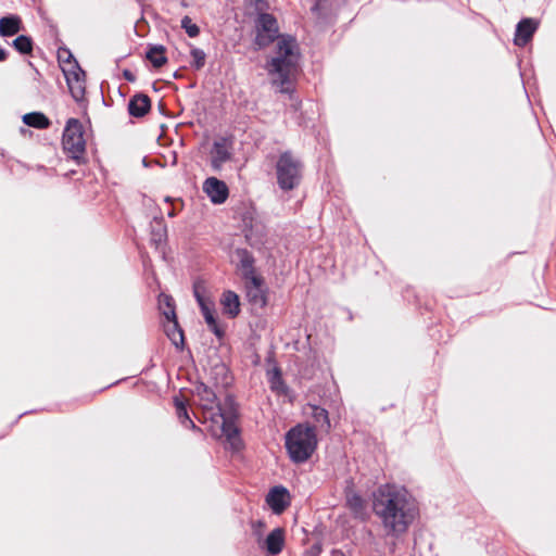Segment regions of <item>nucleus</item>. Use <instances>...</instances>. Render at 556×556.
<instances>
[{"mask_svg":"<svg viewBox=\"0 0 556 556\" xmlns=\"http://www.w3.org/2000/svg\"><path fill=\"white\" fill-rule=\"evenodd\" d=\"M64 50L59 51V61L64 63L63 66L66 65L67 54L63 52Z\"/></svg>","mask_w":556,"mask_h":556,"instance_id":"nucleus-34","label":"nucleus"},{"mask_svg":"<svg viewBox=\"0 0 556 556\" xmlns=\"http://www.w3.org/2000/svg\"><path fill=\"white\" fill-rule=\"evenodd\" d=\"M211 421L215 424L220 422L222 433L227 438L229 442H231L232 445L236 444V441H238L239 430L235 425V421L232 420L231 416L226 414V412L223 409L222 416H216L215 420Z\"/></svg>","mask_w":556,"mask_h":556,"instance_id":"nucleus-16","label":"nucleus"},{"mask_svg":"<svg viewBox=\"0 0 556 556\" xmlns=\"http://www.w3.org/2000/svg\"><path fill=\"white\" fill-rule=\"evenodd\" d=\"M256 12L253 27L255 34L253 43L256 49H264L276 40L278 41L283 35H280L278 21L273 14L266 11Z\"/></svg>","mask_w":556,"mask_h":556,"instance_id":"nucleus-5","label":"nucleus"},{"mask_svg":"<svg viewBox=\"0 0 556 556\" xmlns=\"http://www.w3.org/2000/svg\"><path fill=\"white\" fill-rule=\"evenodd\" d=\"M539 23L533 18H522L516 27L514 42L516 46L525 47L533 37Z\"/></svg>","mask_w":556,"mask_h":556,"instance_id":"nucleus-13","label":"nucleus"},{"mask_svg":"<svg viewBox=\"0 0 556 556\" xmlns=\"http://www.w3.org/2000/svg\"><path fill=\"white\" fill-rule=\"evenodd\" d=\"M300 50L292 36H282L276 43L274 55L266 64L271 84L281 93L292 91V81L299 72Z\"/></svg>","mask_w":556,"mask_h":556,"instance_id":"nucleus-2","label":"nucleus"},{"mask_svg":"<svg viewBox=\"0 0 556 556\" xmlns=\"http://www.w3.org/2000/svg\"><path fill=\"white\" fill-rule=\"evenodd\" d=\"M268 380H269L271 390L277 391V392L285 391L286 386L283 383L281 372L278 368H275L271 372H269Z\"/></svg>","mask_w":556,"mask_h":556,"instance_id":"nucleus-27","label":"nucleus"},{"mask_svg":"<svg viewBox=\"0 0 556 556\" xmlns=\"http://www.w3.org/2000/svg\"><path fill=\"white\" fill-rule=\"evenodd\" d=\"M153 241H154V242L162 241V235H160V236H159V239H156L155 237H153Z\"/></svg>","mask_w":556,"mask_h":556,"instance_id":"nucleus-36","label":"nucleus"},{"mask_svg":"<svg viewBox=\"0 0 556 556\" xmlns=\"http://www.w3.org/2000/svg\"><path fill=\"white\" fill-rule=\"evenodd\" d=\"M7 58H8V52L3 48L0 47V62L5 61Z\"/></svg>","mask_w":556,"mask_h":556,"instance_id":"nucleus-35","label":"nucleus"},{"mask_svg":"<svg viewBox=\"0 0 556 556\" xmlns=\"http://www.w3.org/2000/svg\"><path fill=\"white\" fill-rule=\"evenodd\" d=\"M174 402H175V407H176V414H177L179 421L186 428H189L192 430L198 429L195 424L192 421V419L190 418V416L188 414L186 404L182 401H180L178 397H175Z\"/></svg>","mask_w":556,"mask_h":556,"instance_id":"nucleus-24","label":"nucleus"},{"mask_svg":"<svg viewBox=\"0 0 556 556\" xmlns=\"http://www.w3.org/2000/svg\"><path fill=\"white\" fill-rule=\"evenodd\" d=\"M224 311L230 317H236L240 312L239 296L233 291H226L222 298Z\"/></svg>","mask_w":556,"mask_h":556,"instance_id":"nucleus-21","label":"nucleus"},{"mask_svg":"<svg viewBox=\"0 0 556 556\" xmlns=\"http://www.w3.org/2000/svg\"><path fill=\"white\" fill-rule=\"evenodd\" d=\"M250 4L254 7L255 11H266L268 9L267 0H250Z\"/></svg>","mask_w":556,"mask_h":556,"instance_id":"nucleus-32","label":"nucleus"},{"mask_svg":"<svg viewBox=\"0 0 556 556\" xmlns=\"http://www.w3.org/2000/svg\"><path fill=\"white\" fill-rule=\"evenodd\" d=\"M285 545V531L282 528L274 529L265 539L262 547L270 556L278 555Z\"/></svg>","mask_w":556,"mask_h":556,"instance_id":"nucleus-15","label":"nucleus"},{"mask_svg":"<svg viewBox=\"0 0 556 556\" xmlns=\"http://www.w3.org/2000/svg\"><path fill=\"white\" fill-rule=\"evenodd\" d=\"M12 45L22 54H28L33 50V40L26 35L17 36Z\"/></svg>","mask_w":556,"mask_h":556,"instance_id":"nucleus-26","label":"nucleus"},{"mask_svg":"<svg viewBox=\"0 0 556 556\" xmlns=\"http://www.w3.org/2000/svg\"><path fill=\"white\" fill-rule=\"evenodd\" d=\"M266 502L276 514H281L290 504L289 492L283 486H274L266 496Z\"/></svg>","mask_w":556,"mask_h":556,"instance_id":"nucleus-14","label":"nucleus"},{"mask_svg":"<svg viewBox=\"0 0 556 556\" xmlns=\"http://www.w3.org/2000/svg\"><path fill=\"white\" fill-rule=\"evenodd\" d=\"M203 191L214 204L224 203L229 195L227 185L216 177H208L204 180Z\"/></svg>","mask_w":556,"mask_h":556,"instance_id":"nucleus-12","label":"nucleus"},{"mask_svg":"<svg viewBox=\"0 0 556 556\" xmlns=\"http://www.w3.org/2000/svg\"><path fill=\"white\" fill-rule=\"evenodd\" d=\"M194 298L201 308L202 315L205 319V323L207 324L208 328L218 338L222 339L224 337V330L218 326L216 318L214 316V311L212 308L211 303H208L202 293L200 292V289L198 286H194Z\"/></svg>","mask_w":556,"mask_h":556,"instance_id":"nucleus-11","label":"nucleus"},{"mask_svg":"<svg viewBox=\"0 0 556 556\" xmlns=\"http://www.w3.org/2000/svg\"><path fill=\"white\" fill-rule=\"evenodd\" d=\"M63 52L67 54V60L66 65L62 67V71L73 99L76 102H79L85 97L86 75L77 61L73 58L72 53L66 49H64Z\"/></svg>","mask_w":556,"mask_h":556,"instance_id":"nucleus-6","label":"nucleus"},{"mask_svg":"<svg viewBox=\"0 0 556 556\" xmlns=\"http://www.w3.org/2000/svg\"><path fill=\"white\" fill-rule=\"evenodd\" d=\"M303 165L290 151L281 153L276 163L277 184L280 189L290 191L296 188L302 179Z\"/></svg>","mask_w":556,"mask_h":556,"instance_id":"nucleus-4","label":"nucleus"},{"mask_svg":"<svg viewBox=\"0 0 556 556\" xmlns=\"http://www.w3.org/2000/svg\"><path fill=\"white\" fill-rule=\"evenodd\" d=\"M62 144L64 151L73 159L78 160L85 153L83 125L76 118H70L63 131Z\"/></svg>","mask_w":556,"mask_h":556,"instance_id":"nucleus-7","label":"nucleus"},{"mask_svg":"<svg viewBox=\"0 0 556 556\" xmlns=\"http://www.w3.org/2000/svg\"><path fill=\"white\" fill-rule=\"evenodd\" d=\"M22 30V21L17 15H9L0 18V36L10 37Z\"/></svg>","mask_w":556,"mask_h":556,"instance_id":"nucleus-18","label":"nucleus"},{"mask_svg":"<svg viewBox=\"0 0 556 556\" xmlns=\"http://www.w3.org/2000/svg\"><path fill=\"white\" fill-rule=\"evenodd\" d=\"M23 122L29 127L46 129L50 126L49 118L40 112L27 113L23 116Z\"/></svg>","mask_w":556,"mask_h":556,"instance_id":"nucleus-22","label":"nucleus"},{"mask_svg":"<svg viewBox=\"0 0 556 556\" xmlns=\"http://www.w3.org/2000/svg\"><path fill=\"white\" fill-rule=\"evenodd\" d=\"M190 53H191V56L193 60L192 65L197 70L202 68L205 64V58H206L205 52L199 48H193Z\"/></svg>","mask_w":556,"mask_h":556,"instance_id":"nucleus-31","label":"nucleus"},{"mask_svg":"<svg viewBox=\"0 0 556 556\" xmlns=\"http://www.w3.org/2000/svg\"><path fill=\"white\" fill-rule=\"evenodd\" d=\"M372 507L388 535L404 534L418 515V503L403 485L386 483L374 493Z\"/></svg>","mask_w":556,"mask_h":556,"instance_id":"nucleus-1","label":"nucleus"},{"mask_svg":"<svg viewBox=\"0 0 556 556\" xmlns=\"http://www.w3.org/2000/svg\"><path fill=\"white\" fill-rule=\"evenodd\" d=\"M247 290V296L249 301L257 306H265L266 305V295L264 292V288H245Z\"/></svg>","mask_w":556,"mask_h":556,"instance_id":"nucleus-25","label":"nucleus"},{"mask_svg":"<svg viewBox=\"0 0 556 556\" xmlns=\"http://www.w3.org/2000/svg\"><path fill=\"white\" fill-rule=\"evenodd\" d=\"M244 280V287L245 288H263L264 287V280L263 278L256 274V271H253L251 274H244L242 276Z\"/></svg>","mask_w":556,"mask_h":556,"instance_id":"nucleus-28","label":"nucleus"},{"mask_svg":"<svg viewBox=\"0 0 556 556\" xmlns=\"http://www.w3.org/2000/svg\"><path fill=\"white\" fill-rule=\"evenodd\" d=\"M181 28H184L187 35L191 38L197 37L200 33V28L198 27V25L192 23V20L189 16L182 17Z\"/></svg>","mask_w":556,"mask_h":556,"instance_id":"nucleus-30","label":"nucleus"},{"mask_svg":"<svg viewBox=\"0 0 556 556\" xmlns=\"http://www.w3.org/2000/svg\"><path fill=\"white\" fill-rule=\"evenodd\" d=\"M235 256L238 261V269L241 273V277L244 276V274H251L255 271V260L250 251L247 249H236Z\"/></svg>","mask_w":556,"mask_h":556,"instance_id":"nucleus-19","label":"nucleus"},{"mask_svg":"<svg viewBox=\"0 0 556 556\" xmlns=\"http://www.w3.org/2000/svg\"><path fill=\"white\" fill-rule=\"evenodd\" d=\"M165 52L166 49L163 46H153L149 48V50L146 53V56L154 67L159 68L167 62Z\"/></svg>","mask_w":556,"mask_h":556,"instance_id":"nucleus-23","label":"nucleus"},{"mask_svg":"<svg viewBox=\"0 0 556 556\" xmlns=\"http://www.w3.org/2000/svg\"><path fill=\"white\" fill-rule=\"evenodd\" d=\"M233 157V140L231 137H218L210 150V165L214 172L222 170L223 166Z\"/></svg>","mask_w":556,"mask_h":556,"instance_id":"nucleus-9","label":"nucleus"},{"mask_svg":"<svg viewBox=\"0 0 556 556\" xmlns=\"http://www.w3.org/2000/svg\"><path fill=\"white\" fill-rule=\"evenodd\" d=\"M313 417L326 430H328L330 428L328 412L326 409L315 406L313 408Z\"/></svg>","mask_w":556,"mask_h":556,"instance_id":"nucleus-29","label":"nucleus"},{"mask_svg":"<svg viewBox=\"0 0 556 556\" xmlns=\"http://www.w3.org/2000/svg\"><path fill=\"white\" fill-rule=\"evenodd\" d=\"M346 506L354 517L364 519L366 517V502L361 495L353 491L346 492Z\"/></svg>","mask_w":556,"mask_h":556,"instance_id":"nucleus-20","label":"nucleus"},{"mask_svg":"<svg viewBox=\"0 0 556 556\" xmlns=\"http://www.w3.org/2000/svg\"><path fill=\"white\" fill-rule=\"evenodd\" d=\"M193 394L199 400L205 419L215 420L216 416H222L223 407L214 390L203 382H198L193 388Z\"/></svg>","mask_w":556,"mask_h":556,"instance_id":"nucleus-8","label":"nucleus"},{"mask_svg":"<svg viewBox=\"0 0 556 556\" xmlns=\"http://www.w3.org/2000/svg\"><path fill=\"white\" fill-rule=\"evenodd\" d=\"M123 76L126 80L128 81H135L136 80V76L134 75L132 72H130L129 70H124L123 71Z\"/></svg>","mask_w":556,"mask_h":556,"instance_id":"nucleus-33","label":"nucleus"},{"mask_svg":"<svg viewBox=\"0 0 556 556\" xmlns=\"http://www.w3.org/2000/svg\"><path fill=\"white\" fill-rule=\"evenodd\" d=\"M317 447L315 427L308 425H296L286 434V448L293 463L306 462Z\"/></svg>","mask_w":556,"mask_h":556,"instance_id":"nucleus-3","label":"nucleus"},{"mask_svg":"<svg viewBox=\"0 0 556 556\" xmlns=\"http://www.w3.org/2000/svg\"><path fill=\"white\" fill-rule=\"evenodd\" d=\"M151 108L150 98L143 93H136L128 103V112L134 117L144 116Z\"/></svg>","mask_w":556,"mask_h":556,"instance_id":"nucleus-17","label":"nucleus"},{"mask_svg":"<svg viewBox=\"0 0 556 556\" xmlns=\"http://www.w3.org/2000/svg\"><path fill=\"white\" fill-rule=\"evenodd\" d=\"M164 303L166 305V307L163 309V315L166 319V324H164V331L170 342L177 349H181L184 346V332L176 319L173 299L170 296H165Z\"/></svg>","mask_w":556,"mask_h":556,"instance_id":"nucleus-10","label":"nucleus"}]
</instances>
